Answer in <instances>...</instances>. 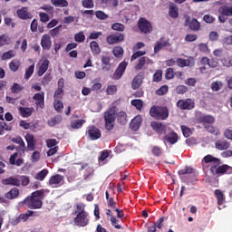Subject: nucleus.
Listing matches in <instances>:
<instances>
[{"instance_id": "obj_64", "label": "nucleus", "mask_w": 232, "mask_h": 232, "mask_svg": "<svg viewBox=\"0 0 232 232\" xmlns=\"http://www.w3.org/2000/svg\"><path fill=\"white\" fill-rule=\"evenodd\" d=\"M117 92V85H108L106 89L107 95H113Z\"/></svg>"}, {"instance_id": "obj_36", "label": "nucleus", "mask_w": 232, "mask_h": 232, "mask_svg": "<svg viewBox=\"0 0 232 232\" xmlns=\"http://www.w3.org/2000/svg\"><path fill=\"white\" fill-rule=\"evenodd\" d=\"M19 66H21V62L17 59L11 61V63H9V68L11 70V72H17L19 70Z\"/></svg>"}, {"instance_id": "obj_43", "label": "nucleus", "mask_w": 232, "mask_h": 232, "mask_svg": "<svg viewBox=\"0 0 232 232\" xmlns=\"http://www.w3.org/2000/svg\"><path fill=\"white\" fill-rule=\"evenodd\" d=\"M223 86H224V83L221 81L213 82L211 83V90L213 92H218L219 90H222Z\"/></svg>"}, {"instance_id": "obj_11", "label": "nucleus", "mask_w": 232, "mask_h": 232, "mask_svg": "<svg viewBox=\"0 0 232 232\" xmlns=\"http://www.w3.org/2000/svg\"><path fill=\"white\" fill-rule=\"evenodd\" d=\"M63 184H64V176L56 174L49 179V186H52V188H59Z\"/></svg>"}, {"instance_id": "obj_62", "label": "nucleus", "mask_w": 232, "mask_h": 232, "mask_svg": "<svg viewBox=\"0 0 232 232\" xmlns=\"http://www.w3.org/2000/svg\"><path fill=\"white\" fill-rule=\"evenodd\" d=\"M152 155L154 157H160L162 155V149L159 146H154L151 150Z\"/></svg>"}, {"instance_id": "obj_63", "label": "nucleus", "mask_w": 232, "mask_h": 232, "mask_svg": "<svg viewBox=\"0 0 232 232\" xmlns=\"http://www.w3.org/2000/svg\"><path fill=\"white\" fill-rule=\"evenodd\" d=\"M95 15H96L97 19H100L101 21H105V19H108V17H109L108 14H106L102 11H96Z\"/></svg>"}, {"instance_id": "obj_7", "label": "nucleus", "mask_w": 232, "mask_h": 232, "mask_svg": "<svg viewBox=\"0 0 232 232\" xmlns=\"http://www.w3.org/2000/svg\"><path fill=\"white\" fill-rule=\"evenodd\" d=\"M11 141L19 145L16 146L15 150L19 152L20 157L24 156V153L26 152V144L24 143V140H23V138H21V136H17L15 138H12Z\"/></svg>"}, {"instance_id": "obj_5", "label": "nucleus", "mask_w": 232, "mask_h": 232, "mask_svg": "<svg viewBox=\"0 0 232 232\" xmlns=\"http://www.w3.org/2000/svg\"><path fill=\"white\" fill-rule=\"evenodd\" d=\"M138 28L141 34H151V32H153V26L151 25V23L146 18L139 19Z\"/></svg>"}, {"instance_id": "obj_4", "label": "nucleus", "mask_w": 232, "mask_h": 232, "mask_svg": "<svg viewBox=\"0 0 232 232\" xmlns=\"http://www.w3.org/2000/svg\"><path fill=\"white\" fill-rule=\"evenodd\" d=\"M150 115L158 121H166L169 117V111L168 107L152 106L150 110Z\"/></svg>"}, {"instance_id": "obj_35", "label": "nucleus", "mask_w": 232, "mask_h": 232, "mask_svg": "<svg viewBox=\"0 0 232 232\" xmlns=\"http://www.w3.org/2000/svg\"><path fill=\"white\" fill-rule=\"evenodd\" d=\"M51 4L53 6H56L58 8H66V6H68L67 0H51Z\"/></svg>"}, {"instance_id": "obj_56", "label": "nucleus", "mask_w": 232, "mask_h": 232, "mask_svg": "<svg viewBox=\"0 0 232 232\" xmlns=\"http://www.w3.org/2000/svg\"><path fill=\"white\" fill-rule=\"evenodd\" d=\"M125 26L124 24L121 23H115L111 25V30H114L115 32H122L124 30Z\"/></svg>"}, {"instance_id": "obj_55", "label": "nucleus", "mask_w": 232, "mask_h": 232, "mask_svg": "<svg viewBox=\"0 0 232 232\" xmlns=\"http://www.w3.org/2000/svg\"><path fill=\"white\" fill-rule=\"evenodd\" d=\"M169 90L168 85H162L160 89L156 91V95H166Z\"/></svg>"}, {"instance_id": "obj_10", "label": "nucleus", "mask_w": 232, "mask_h": 232, "mask_svg": "<svg viewBox=\"0 0 232 232\" xmlns=\"http://www.w3.org/2000/svg\"><path fill=\"white\" fill-rule=\"evenodd\" d=\"M150 126L158 135H166V133H168V130H169L166 124L159 121H152Z\"/></svg>"}, {"instance_id": "obj_1", "label": "nucleus", "mask_w": 232, "mask_h": 232, "mask_svg": "<svg viewBox=\"0 0 232 232\" xmlns=\"http://www.w3.org/2000/svg\"><path fill=\"white\" fill-rule=\"evenodd\" d=\"M117 106H112L103 113L105 122L104 126L107 131H111V130L115 128L116 119L118 121V123L121 124L122 126L128 124V115L126 114V112L121 111L117 113Z\"/></svg>"}, {"instance_id": "obj_14", "label": "nucleus", "mask_w": 232, "mask_h": 232, "mask_svg": "<svg viewBox=\"0 0 232 232\" xmlns=\"http://www.w3.org/2000/svg\"><path fill=\"white\" fill-rule=\"evenodd\" d=\"M16 15L19 19L23 21H28V19H33L34 15L28 10V7L24 6L16 11Z\"/></svg>"}, {"instance_id": "obj_21", "label": "nucleus", "mask_w": 232, "mask_h": 232, "mask_svg": "<svg viewBox=\"0 0 232 232\" xmlns=\"http://www.w3.org/2000/svg\"><path fill=\"white\" fill-rule=\"evenodd\" d=\"M33 99L38 108H44V92L35 93Z\"/></svg>"}, {"instance_id": "obj_48", "label": "nucleus", "mask_w": 232, "mask_h": 232, "mask_svg": "<svg viewBox=\"0 0 232 232\" xmlns=\"http://www.w3.org/2000/svg\"><path fill=\"white\" fill-rule=\"evenodd\" d=\"M175 78V71L173 70V68H168L166 70V73H165V79H167V81H171V79Z\"/></svg>"}, {"instance_id": "obj_12", "label": "nucleus", "mask_w": 232, "mask_h": 232, "mask_svg": "<svg viewBox=\"0 0 232 232\" xmlns=\"http://www.w3.org/2000/svg\"><path fill=\"white\" fill-rule=\"evenodd\" d=\"M177 106L179 110H193L195 108V102L191 99L179 100Z\"/></svg>"}, {"instance_id": "obj_23", "label": "nucleus", "mask_w": 232, "mask_h": 232, "mask_svg": "<svg viewBox=\"0 0 232 232\" xmlns=\"http://www.w3.org/2000/svg\"><path fill=\"white\" fill-rule=\"evenodd\" d=\"M142 124V117L136 116L130 123V128L132 131H138Z\"/></svg>"}, {"instance_id": "obj_52", "label": "nucleus", "mask_w": 232, "mask_h": 232, "mask_svg": "<svg viewBox=\"0 0 232 232\" xmlns=\"http://www.w3.org/2000/svg\"><path fill=\"white\" fill-rule=\"evenodd\" d=\"M23 90H24V87L21 86L19 83H14L11 87L12 93H19L23 92Z\"/></svg>"}, {"instance_id": "obj_24", "label": "nucleus", "mask_w": 232, "mask_h": 232, "mask_svg": "<svg viewBox=\"0 0 232 232\" xmlns=\"http://www.w3.org/2000/svg\"><path fill=\"white\" fill-rule=\"evenodd\" d=\"M25 140L27 142V150L29 151H34L35 150V138L34 134L27 133L25 135Z\"/></svg>"}, {"instance_id": "obj_22", "label": "nucleus", "mask_w": 232, "mask_h": 232, "mask_svg": "<svg viewBox=\"0 0 232 232\" xmlns=\"http://www.w3.org/2000/svg\"><path fill=\"white\" fill-rule=\"evenodd\" d=\"M198 122L207 126V124H213L215 122V117L211 115H201L198 118Z\"/></svg>"}, {"instance_id": "obj_60", "label": "nucleus", "mask_w": 232, "mask_h": 232, "mask_svg": "<svg viewBox=\"0 0 232 232\" xmlns=\"http://www.w3.org/2000/svg\"><path fill=\"white\" fill-rule=\"evenodd\" d=\"M198 50L201 52V53H209V52H211L209 50V46H208L207 44H199Z\"/></svg>"}, {"instance_id": "obj_32", "label": "nucleus", "mask_w": 232, "mask_h": 232, "mask_svg": "<svg viewBox=\"0 0 232 232\" xmlns=\"http://www.w3.org/2000/svg\"><path fill=\"white\" fill-rule=\"evenodd\" d=\"M61 122H63V116L56 115L48 120L47 124L50 126V128H53L54 126L61 124Z\"/></svg>"}, {"instance_id": "obj_18", "label": "nucleus", "mask_w": 232, "mask_h": 232, "mask_svg": "<svg viewBox=\"0 0 232 232\" xmlns=\"http://www.w3.org/2000/svg\"><path fill=\"white\" fill-rule=\"evenodd\" d=\"M143 81H144V73L140 72L132 80V82H131L132 90H139L140 88V86L142 85Z\"/></svg>"}, {"instance_id": "obj_47", "label": "nucleus", "mask_w": 232, "mask_h": 232, "mask_svg": "<svg viewBox=\"0 0 232 232\" xmlns=\"http://www.w3.org/2000/svg\"><path fill=\"white\" fill-rule=\"evenodd\" d=\"M221 63L223 64V66H227V68H231L232 66V59L231 57L228 56H223V58L221 59Z\"/></svg>"}, {"instance_id": "obj_61", "label": "nucleus", "mask_w": 232, "mask_h": 232, "mask_svg": "<svg viewBox=\"0 0 232 232\" xmlns=\"http://www.w3.org/2000/svg\"><path fill=\"white\" fill-rule=\"evenodd\" d=\"M145 64H146V57L140 58L138 64L135 65V70H142Z\"/></svg>"}, {"instance_id": "obj_2", "label": "nucleus", "mask_w": 232, "mask_h": 232, "mask_svg": "<svg viewBox=\"0 0 232 232\" xmlns=\"http://www.w3.org/2000/svg\"><path fill=\"white\" fill-rule=\"evenodd\" d=\"M43 200H44V188L33 192L22 201V204L29 209H41L43 208Z\"/></svg>"}, {"instance_id": "obj_50", "label": "nucleus", "mask_w": 232, "mask_h": 232, "mask_svg": "<svg viewBox=\"0 0 232 232\" xmlns=\"http://www.w3.org/2000/svg\"><path fill=\"white\" fill-rule=\"evenodd\" d=\"M191 173H193V168H190V167H185L184 169H181L178 171V174L179 176L191 175Z\"/></svg>"}, {"instance_id": "obj_3", "label": "nucleus", "mask_w": 232, "mask_h": 232, "mask_svg": "<svg viewBox=\"0 0 232 232\" xmlns=\"http://www.w3.org/2000/svg\"><path fill=\"white\" fill-rule=\"evenodd\" d=\"M76 208L74 224L78 226V227H86V226L90 224V215L84 210L82 205H77Z\"/></svg>"}, {"instance_id": "obj_31", "label": "nucleus", "mask_w": 232, "mask_h": 232, "mask_svg": "<svg viewBox=\"0 0 232 232\" xmlns=\"http://www.w3.org/2000/svg\"><path fill=\"white\" fill-rule=\"evenodd\" d=\"M18 110L24 119H28V117H32V113H34V107H19Z\"/></svg>"}, {"instance_id": "obj_42", "label": "nucleus", "mask_w": 232, "mask_h": 232, "mask_svg": "<svg viewBox=\"0 0 232 232\" xmlns=\"http://www.w3.org/2000/svg\"><path fill=\"white\" fill-rule=\"evenodd\" d=\"M47 175H48V169H42L40 172H38V173L36 174L35 179H36V180H41V181H43V180H44V179H46Z\"/></svg>"}, {"instance_id": "obj_45", "label": "nucleus", "mask_w": 232, "mask_h": 232, "mask_svg": "<svg viewBox=\"0 0 232 232\" xmlns=\"http://www.w3.org/2000/svg\"><path fill=\"white\" fill-rule=\"evenodd\" d=\"M130 104L132 106H135L136 110H139L140 111V110H142V108L144 106V102H142V100H132L130 102Z\"/></svg>"}, {"instance_id": "obj_19", "label": "nucleus", "mask_w": 232, "mask_h": 232, "mask_svg": "<svg viewBox=\"0 0 232 232\" xmlns=\"http://www.w3.org/2000/svg\"><path fill=\"white\" fill-rule=\"evenodd\" d=\"M2 184L3 186H15L19 188V186H21V180L14 177H9L2 179Z\"/></svg>"}, {"instance_id": "obj_46", "label": "nucleus", "mask_w": 232, "mask_h": 232, "mask_svg": "<svg viewBox=\"0 0 232 232\" xmlns=\"http://www.w3.org/2000/svg\"><path fill=\"white\" fill-rule=\"evenodd\" d=\"M180 128H181L183 136L186 137V139H188V137H189L190 135H193V131H191V129H189L188 126L181 125Z\"/></svg>"}, {"instance_id": "obj_26", "label": "nucleus", "mask_w": 232, "mask_h": 232, "mask_svg": "<svg viewBox=\"0 0 232 232\" xmlns=\"http://www.w3.org/2000/svg\"><path fill=\"white\" fill-rule=\"evenodd\" d=\"M215 146L216 150H218L219 151H224L226 150H229V146H231V144L226 140H218L216 141Z\"/></svg>"}, {"instance_id": "obj_17", "label": "nucleus", "mask_w": 232, "mask_h": 232, "mask_svg": "<svg viewBox=\"0 0 232 232\" xmlns=\"http://www.w3.org/2000/svg\"><path fill=\"white\" fill-rule=\"evenodd\" d=\"M176 63L178 66H179V68H186V66L193 68V66H195V59L191 57L187 60L183 58H178Z\"/></svg>"}, {"instance_id": "obj_30", "label": "nucleus", "mask_w": 232, "mask_h": 232, "mask_svg": "<svg viewBox=\"0 0 232 232\" xmlns=\"http://www.w3.org/2000/svg\"><path fill=\"white\" fill-rule=\"evenodd\" d=\"M19 188H11L7 193L5 194V198H7V200H14L19 197Z\"/></svg>"}, {"instance_id": "obj_41", "label": "nucleus", "mask_w": 232, "mask_h": 232, "mask_svg": "<svg viewBox=\"0 0 232 232\" xmlns=\"http://www.w3.org/2000/svg\"><path fill=\"white\" fill-rule=\"evenodd\" d=\"M215 57H227L229 55V53L227 51H224V49H216L213 52Z\"/></svg>"}, {"instance_id": "obj_57", "label": "nucleus", "mask_w": 232, "mask_h": 232, "mask_svg": "<svg viewBox=\"0 0 232 232\" xmlns=\"http://www.w3.org/2000/svg\"><path fill=\"white\" fill-rule=\"evenodd\" d=\"M82 6H83V8H93L95 4L93 3V0H82Z\"/></svg>"}, {"instance_id": "obj_58", "label": "nucleus", "mask_w": 232, "mask_h": 232, "mask_svg": "<svg viewBox=\"0 0 232 232\" xmlns=\"http://www.w3.org/2000/svg\"><path fill=\"white\" fill-rule=\"evenodd\" d=\"M53 106L56 111H63V108H64V104L60 100H54Z\"/></svg>"}, {"instance_id": "obj_54", "label": "nucleus", "mask_w": 232, "mask_h": 232, "mask_svg": "<svg viewBox=\"0 0 232 232\" xmlns=\"http://www.w3.org/2000/svg\"><path fill=\"white\" fill-rule=\"evenodd\" d=\"M162 81V70H157L153 74V82H160Z\"/></svg>"}, {"instance_id": "obj_44", "label": "nucleus", "mask_w": 232, "mask_h": 232, "mask_svg": "<svg viewBox=\"0 0 232 232\" xmlns=\"http://www.w3.org/2000/svg\"><path fill=\"white\" fill-rule=\"evenodd\" d=\"M220 167V160L218 158L212 164L210 167V171L212 173V175H215V173H217V169H218V168Z\"/></svg>"}, {"instance_id": "obj_9", "label": "nucleus", "mask_w": 232, "mask_h": 232, "mask_svg": "<svg viewBox=\"0 0 232 232\" xmlns=\"http://www.w3.org/2000/svg\"><path fill=\"white\" fill-rule=\"evenodd\" d=\"M126 68H128V62H121L112 74V79L114 81H119V79H121V77L124 75V72H126Z\"/></svg>"}, {"instance_id": "obj_59", "label": "nucleus", "mask_w": 232, "mask_h": 232, "mask_svg": "<svg viewBox=\"0 0 232 232\" xmlns=\"http://www.w3.org/2000/svg\"><path fill=\"white\" fill-rule=\"evenodd\" d=\"M34 68H35V66L30 65L29 68L26 69L25 74H24V79L28 80L32 77V75H34Z\"/></svg>"}, {"instance_id": "obj_20", "label": "nucleus", "mask_w": 232, "mask_h": 232, "mask_svg": "<svg viewBox=\"0 0 232 232\" xmlns=\"http://www.w3.org/2000/svg\"><path fill=\"white\" fill-rule=\"evenodd\" d=\"M41 46L43 50H50L52 48V37L48 34H44L41 39Z\"/></svg>"}, {"instance_id": "obj_8", "label": "nucleus", "mask_w": 232, "mask_h": 232, "mask_svg": "<svg viewBox=\"0 0 232 232\" xmlns=\"http://www.w3.org/2000/svg\"><path fill=\"white\" fill-rule=\"evenodd\" d=\"M125 35L122 33H114L106 37V42L108 44H119L123 43Z\"/></svg>"}, {"instance_id": "obj_28", "label": "nucleus", "mask_w": 232, "mask_h": 232, "mask_svg": "<svg viewBox=\"0 0 232 232\" xmlns=\"http://www.w3.org/2000/svg\"><path fill=\"white\" fill-rule=\"evenodd\" d=\"M17 157H19V152H14L13 155H11L9 162L12 166H21L24 162L23 159H17Z\"/></svg>"}, {"instance_id": "obj_27", "label": "nucleus", "mask_w": 232, "mask_h": 232, "mask_svg": "<svg viewBox=\"0 0 232 232\" xmlns=\"http://www.w3.org/2000/svg\"><path fill=\"white\" fill-rule=\"evenodd\" d=\"M169 15L171 19H179V6L177 5L170 3L169 5Z\"/></svg>"}, {"instance_id": "obj_16", "label": "nucleus", "mask_w": 232, "mask_h": 232, "mask_svg": "<svg viewBox=\"0 0 232 232\" xmlns=\"http://www.w3.org/2000/svg\"><path fill=\"white\" fill-rule=\"evenodd\" d=\"M166 46H171V44L169 43V39L166 40L164 36H162L154 46V53H159V52H160L162 48H166Z\"/></svg>"}, {"instance_id": "obj_15", "label": "nucleus", "mask_w": 232, "mask_h": 232, "mask_svg": "<svg viewBox=\"0 0 232 232\" xmlns=\"http://www.w3.org/2000/svg\"><path fill=\"white\" fill-rule=\"evenodd\" d=\"M163 140L170 145L177 144L179 142V134L175 130H170L168 134H164Z\"/></svg>"}, {"instance_id": "obj_25", "label": "nucleus", "mask_w": 232, "mask_h": 232, "mask_svg": "<svg viewBox=\"0 0 232 232\" xmlns=\"http://www.w3.org/2000/svg\"><path fill=\"white\" fill-rule=\"evenodd\" d=\"M49 66H50V61L48 59H44L41 63V64L38 68V72H37L38 77H43V74L46 73V72H48Z\"/></svg>"}, {"instance_id": "obj_53", "label": "nucleus", "mask_w": 232, "mask_h": 232, "mask_svg": "<svg viewBox=\"0 0 232 232\" xmlns=\"http://www.w3.org/2000/svg\"><path fill=\"white\" fill-rule=\"evenodd\" d=\"M85 39H86V36L82 32H80L74 34V41H76V43H84Z\"/></svg>"}, {"instance_id": "obj_51", "label": "nucleus", "mask_w": 232, "mask_h": 232, "mask_svg": "<svg viewBox=\"0 0 232 232\" xmlns=\"http://www.w3.org/2000/svg\"><path fill=\"white\" fill-rule=\"evenodd\" d=\"M6 44H10V37L6 34L0 35V48L1 46H5Z\"/></svg>"}, {"instance_id": "obj_37", "label": "nucleus", "mask_w": 232, "mask_h": 232, "mask_svg": "<svg viewBox=\"0 0 232 232\" xmlns=\"http://www.w3.org/2000/svg\"><path fill=\"white\" fill-rule=\"evenodd\" d=\"M90 48L94 55H99V53H101V47H99V44L97 42H91Z\"/></svg>"}, {"instance_id": "obj_40", "label": "nucleus", "mask_w": 232, "mask_h": 232, "mask_svg": "<svg viewBox=\"0 0 232 232\" xmlns=\"http://www.w3.org/2000/svg\"><path fill=\"white\" fill-rule=\"evenodd\" d=\"M84 122H86L85 120L73 121L71 123V128H72L73 130H79V128H82V124H84Z\"/></svg>"}, {"instance_id": "obj_38", "label": "nucleus", "mask_w": 232, "mask_h": 232, "mask_svg": "<svg viewBox=\"0 0 232 232\" xmlns=\"http://www.w3.org/2000/svg\"><path fill=\"white\" fill-rule=\"evenodd\" d=\"M217 159L218 158H215L212 155L208 154L203 158L201 164L204 168L206 166V164H211V162L214 163Z\"/></svg>"}, {"instance_id": "obj_33", "label": "nucleus", "mask_w": 232, "mask_h": 232, "mask_svg": "<svg viewBox=\"0 0 232 232\" xmlns=\"http://www.w3.org/2000/svg\"><path fill=\"white\" fill-rule=\"evenodd\" d=\"M216 198L218 200V206H222L226 200V197L224 196V192L220 189H216L214 191Z\"/></svg>"}, {"instance_id": "obj_29", "label": "nucleus", "mask_w": 232, "mask_h": 232, "mask_svg": "<svg viewBox=\"0 0 232 232\" xmlns=\"http://www.w3.org/2000/svg\"><path fill=\"white\" fill-rule=\"evenodd\" d=\"M220 15H227V17H232V5H222L218 10Z\"/></svg>"}, {"instance_id": "obj_39", "label": "nucleus", "mask_w": 232, "mask_h": 232, "mask_svg": "<svg viewBox=\"0 0 232 232\" xmlns=\"http://www.w3.org/2000/svg\"><path fill=\"white\" fill-rule=\"evenodd\" d=\"M14 57H15V51L9 50L2 54L1 59L2 61H8V59H12Z\"/></svg>"}, {"instance_id": "obj_49", "label": "nucleus", "mask_w": 232, "mask_h": 232, "mask_svg": "<svg viewBox=\"0 0 232 232\" xmlns=\"http://www.w3.org/2000/svg\"><path fill=\"white\" fill-rule=\"evenodd\" d=\"M227 169H229V166L228 165L219 166L218 168L217 171L215 172V175H224V173L227 172Z\"/></svg>"}, {"instance_id": "obj_6", "label": "nucleus", "mask_w": 232, "mask_h": 232, "mask_svg": "<svg viewBox=\"0 0 232 232\" xmlns=\"http://www.w3.org/2000/svg\"><path fill=\"white\" fill-rule=\"evenodd\" d=\"M184 26H188L192 32H198L200 30V22L197 18L191 19V16L187 15L185 17Z\"/></svg>"}, {"instance_id": "obj_13", "label": "nucleus", "mask_w": 232, "mask_h": 232, "mask_svg": "<svg viewBox=\"0 0 232 232\" xmlns=\"http://www.w3.org/2000/svg\"><path fill=\"white\" fill-rule=\"evenodd\" d=\"M87 135L91 139V140H98V139H101V137H102L101 130H99V128L95 126H91L88 128Z\"/></svg>"}, {"instance_id": "obj_34", "label": "nucleus", "mask_w": 232, "mask_h": 232, "mask_svg": "<svg viewBox=\"0 0 232 232\" xmlns=\"http://www.w3.org/2000/svg\"><path fill=\"white\" fill-rule=\"evenodd\" d=\"M112 53L116 59H122L124 56V49L121 46H115L112 49Z\"/></svg>"}]
</instances>
